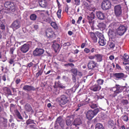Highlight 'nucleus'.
Here are the masks:
<instances>
[{"mask_svg": "<svg viewBox=\"0 0 129 129\" xmlns=\"http://www.w3.org/2000/svg\"><path fill=\"white\" fill-rule=\"evenodd\" d=\"M102 54H97V62H101L102 60Z\"/></svg>", "mask_w": 129, "mask_h": 129, "instance_id": "obj_27", "label": "nucleus"}, {"mask_svg": "<svg viewBox=\"0 0 129 129\" xmlns=\"http://www.w3.org/2000/svg\"><path fill=\"white\" fill-rule=\"evenodd\" d=\"M68 33L69 35L71 36L73 34V32L71 31H68Z\"/></svg>", "mask_w": 129, "mask_h": 129, "instance_id": "obj_59", "label": "nucleus"}, {"mask_svg": "<svg viewBox=\"0 0 129 129\" xmlns=\"http://www.w3.org/2000/svg\"><path fill=\"white\" fill-rule=\"evenodd\" d=\"M44 52L43 49L37 48L33 51V54L35 56H40Z\"/></svg>", "mask_w": 129, "mask_h": 129, "instance_id": "obj_12", "label": "nucleus"}, {"mask_svg": "<svg viewBox=\"0 0 129 129\" xmlns=\"http://www.w3.org/2000/svg\"><path fill=\"white\" fill-rule=\"evenodd\" d=\"M11 27L13 28L16 29L19 28L20 26V22L18 20H16L14 21L11 25Z\"/></svg>", "mask_w": 129, "mask_h": 129, "instance_id": "obj_13", "label": "nucleus"}, {"mask_svg": "<svg viewBox=\"0 0 129 129\" xmlns=\"http://www.w3.org/2000/svg\"><path fill=\"white\" fill-rule=\"evenodd\" d=\"M6 113L4 112H2L1 114V117L2 119V120H3V123L5 124V125L6 124L7 122V120L6 118H5L4 117L6 116Z\"/></svg>", "mask_w": 129, "mask_h": 129, "instance_id": "obj_16", "label": "nucleus"}, {"mask_svg": "<svg viewBox=\"0 0 129 129\" xmlns=\"http://www.w3.org/2000/svg\"><path fill=\"white\" fill-rule=\"evenodd\" d=\"M5 7L7 8V10H11L12 12H14L15 10V6L14 3L10 2H7L4 4Z\"/></svg>", "mask_w": 129, "mask_h": 129, "instance_id": "obj_3", "label": "nucleus"}, {"mask_svg": "<svg viewBox=\"0 0 129 129\" xmlns=\"http://www.w3.org/2000/svg\"><path fill=\"white\" fill-rule=\"evenodd\" d=\"M52 46L55 51L56 52L59 48V45L55 43L53 44Z\"/></svg>", "mask_w": 129, "mask_h": 129, "instance_id": "obj_22", "label": "nucleus"}, {"mask_svg": "<svg viewBox=\"0 0 129 129\" xmlns=\"http://www.w3.org/2000/svg\"><path fill=\"white\" fill-rule=\"evenodd\" d=\"M58 123L59 125L62 128H63L64 124V120L60 117L57 118L56 121L54 126L56 128H57L58 127Z\"/></svg>", "mask_w": 129, "mask_h": 129, "instance_id": "obj_7", "label": "nucleus"}, {"mask_svg": "<svg viewBox=\"0 0 129 129\" xmlns=\"http://www.w3.org/2000/svg\"><path fill=\"white\" fill-rule=\"evenodd\" d=\"M42 72L41 71H39L36 74V77H38L39 76L41 75L42 74Z\"/></svg>", "mask_w": 129, "mask_h": 129, "instance_id": "obj_44", "label": "nucleus"}, {"mask_svg": "<svg viewBox=\"0 0 129 129\" xmlns=\"http://www.w3.org/2000/svg\"><path fill=\"white\" fill-rule=\"evenodd\" d=\"M90 107L92 109L96 108L97 107L96 104L94 103L93 102L92 103L90 106Z\"/></svg>", "mask_w": 129, "mask_h": 129, "instance_id": "obj_43", "label": "nucleus"}, {"mask_svg": "<svg viewBox=\"0 0 129 129\" xmlns=\"http://www.w3.org/2000/svg\"><path fill=\"white\" fill-rule=\"evenodd\" d=\"M112 75L113 77L116 80L121 79L123 78L126 77L125 75L123 73H113Z\"/></svg>", "mask_w": 129, "mask_h": 129, "instance_id": "obj_9", "label": "nucleus"}, {"mask_svg": "<svg viewBox=\"0 0 129 129\" xmlns=\"http://www.w3.org/2000/svg\"><path fill=\"white\" fill-rule=\"evenodd\" d=\"M58 86L59 88L62 89H63L65 88L64 86L62 85L61 84H60V83H58Z\"/></svg>", "mask_w": 129, "mask_h": 129, "instance_id": "obj_47", "label": "nucleus"}, {"mask_svg": "<svg viewBox=\"0 0 129 129\" xmlns=\"http://www.w3.org/2000/svg\"><path fill=\"white\" fill-rule=\"evenodd\" d=\"M90 36L92 39L93 40V42L95 43L96 42H97V37L95 34L93 33H90Z\"/></svg>", "mask_w": 129, "mask_h": 129, "instance_id": "obj_23", "label": "nucleus"}, {"mask_svg": "<svg viewBox=\"0 0 129 129\" xmlns=\"http://www.w3.org/2000/svg\"><path fill=\"white\" fill-rule=\"evenodd\" d=\"M115 69L118 70H121L122 69L120 66L117 63L116 64Z\"/></svg>", "mask_w": 129, "mask_h": 129, "instance_id": "obj_46", "label": "nucleus"}, {"mask_svg": "<svg viewBox=\"0 0 129 129\" xmlns=\"http://www.w3.org/2000/svg\"><path fill=\"white\" fill-rule=\"evenodd\" d=\"M70 71H71V72L73 73L75 75H77V70L76 69H72Z\"/></svg>", "mask_w": 129, "mask_h": 129, "instance_id": "obj_31", "label": "nucleus"}, {"mask_svg": "<svg viewBox=\"0 0 129 129\" xmlns=\"http://www.w3.org/2000/svg\"><path fill=\"white\" fill-rule=\"evenodd\" d=\"M121 129H126V127L124 125H122L121 126Z\"/></svg>", "mask_w": 129, "mask_h": 129, "instance_id": "obj_58", "label": "nucleus"}, {"mask_svg": "<svg viewBox=\"0 0 129 129\" xmlns=\"http://www.w3.org/2000/svg\"><path fill=\"white\" fill-rule=\"evenodd\" d=\"M84 52L86 53H88L90 51L87 48H85L84 49Z\"/></svg>", "mask_w": 129, "mask_h": 129, "instance_id": "obj_49", "label": "nucleus"}, {"mask_svg": "<svg viewBox=\"0 0 129 129\" xmlns=\"http://www.w3.org/2000/svg\"><path fill=\"white\" fill-rule=\"evenodd\" d=\"M104 82L103 80L100 79L97 80V83L98 85H102Z\"/></svg>", "mask_w": 129, "mask_h": 129, "instance_id": "obj_41", "label": "nucleus"}, {"mask_svg": "<svg viewBox=\"0 0 129 129\" xmlns=\"http://www.w3.org/2000/svg\"><path fill=\"white\" fill-rule=\"evenodd\" d=\"M61 10L60 9H59L57 13V16L59 18H60L61 17Z\"/></svg>", "mask_w": 129, "mask_h": 129, "instance_id": "obj_38", "label": "nucleus"}, {"mask_svg": "<svg viewBox=\"0 0 129 129\" xmlns=\"http://www.w3.org/2000/svg\"><path fill=\"white\" fill-rule=\"evenodd\" d=\"M121 57L122 58H121L125 62H129V56L127 55L126 54H124L123 56H122Z\"/></svg>", "mask_w": 129, "mask_h": 129, "instance_id": "obj_21", "label": "nucleus"}, {"mask_svg": "<svg viewBox=\"0 0 129 129\" xmlns=\"http://www.w3.org/2000/svg\"><path fill=\"white\" fill-rule=\"evenodd\" d=\"M74 4L76 6H79L80 4V0H74Z\"/></svg>", "mask_w": 129, "mask_h": 129, "instance_id": "obj_36", "label": "nucleus"}, {"mask_svg": "<svg viewBox=\"0 0 129 129\" xmlns=\"http://www.w3.org/2000/svg\"><path fill=\"white\" fill-rule=\"evenodd\" d=\"M108 45L111 48L113 49L115 47V44L114 42H112L109 43Z\"/></svg>", "mask_w": 129, "mask_h": 129, "instance_id": "obj_29", "label": "nucleus"}, {"mask_svg": "<svg viewBox=\"0 0 129 129\" xmlns=\"http://www.w3.org/2000/svg\"><path fill=\"white\" fill-rule=\"evenodd\" d=\"M46 33L47 37L49 38H51L52 36L53 33L51 29L49 28L46 30Z\"/></svg>", "mask_w": 129, "mask_h": 129, "instance_id": "obj_15", "label": "nucleus"}, {"mask_svg": "<svg viewBox=\"0 0 129 129\" xmlns=\"http://www.w3.org/2000/svg\"><path fill=\"white\" fill-rule=\"evenodd\" d=\"M94 56L93 55H90L88 56V58L90 59H92L94 58Z\"/></svg>", "mask_w": 129, "mask_h": 129, "instance_id": "obj_55", "label": "nucleus"}, {"mask_svg": "<svg viewBox=\"0 0 129 129\" xmlns=\"http://www.w3.org/2000/svg\"><path fill=\"white\" fill-rule=\"evenodd\" d=\"M23 89L26 91H29L31 90H34L35 89L32 86L25 85L23 87Z\"/></svg>", "mask_w": 129, "mask_h": 129, "instance_id": "obj_14", "label": "nucleus"}, {"mask_svg": "<svg viewBox=\"0 0 129 129\" xmlns=\"http://www.w3.org/2000/svg\"><path fill=\"white\" fill-rule=\"evenodd\" d=\"M57 100L60 104L62 105L65 104L68 101V97L64 95H61L58 98Z\"/></svg>", "mask_w": 129, "mask_h": 129, "instance_id": "obj_8", "label": "nucleus"}, {"mask_svg": "<svg viewBox=\"0 0 129 129\" xmlns=\"http://www.w3.org/2000/svg\"><path fill=\"white\" fill-rule=\"evenodd\" d=\"M33 64L31 62L28 63L27 66V67H28L29 68H30L32 65Z\"/></svg>", "mask_w": 129, "mask_h": 129, "instance_id": "obj_56", "label": "nucleus"}, {"mask_svg": "<svg viewBox=\"0 0 129 129\" xmlns=\"http://www.w3.org/2000/svg\"><path fill=\"white\" fill-rule=\"evenodd\" d=\"M71 118L68 116L66 119V123L67 125L68 126L70 125L71 123Z\"/></svg>", "mask_w": 129, "mask_h": 129, "instance_id": "obj_26", "label": "nucleus"}, {"mask_svg": "<svg viewBox=\"0 0 129 129\" xmlns=\"http://www.w3.org/2000/svg\"><path fill=\"white\" fill-rule=\"evenodd\" d=\"M104 26V23H99L98 25V26L99 28L102 27Z\"/></svg>", "mask_w": 129, "mask_h": 129, "instance_id": "obj_48", "label": "nucleus"}, {"mask_svg": "<svg viewBox=\"0 0 129 129\" xmlns=\"http://www.w3.org/2000/svg\"><path fill=\"white\" fill-rule=\"evenodd\" d=\"M14 50L12 48H11L10 51V53L12 54H13V53Z\"/></svg>", "mask_w": 129, "mask_h": 129, "instance_id": "obj_63", "label": "nucleus"}, {"mask_svg": "<svg viewBox=\"0 0 129 129\" xmlns=\"http://www.w3.org/2000/svg\"><path fill=\"white\" fill-rule=\"evenodd\" d=\"M111 4V2L108 0H104L101 5V8L104 10H107L110 8Z\"/></svg>", "mask_w": 129, "mask_h": 129, "instance_id": "obj_2", "label": "nucleus"}, {"mask_svg": "<svg viewBox=\"0 0 129 129\" xmlns=\"http://www.w3.org/2000/svg\"><path fill=\"white\" fill-rule=\"evenodd\" d=\"M115 34V32L114 31H112V30H110L109 31L108 33V34L110 37H111V38L113 37Z\"/></svg>", "mask_w": 129, "mask_h": 129, "instance_id": "obj_28", "label": "nucleus"}, {"mask_svg": "<svg viewBox=\"0 0 129 129\" xmlns=\"http://www.w3.org/2000/svg\"><path fill=\"white\" fill-rule=\"evenodd\" d=\"M97 129H104V128L102 124L99 123L97 124Z\"/></svg>", "mask_w": 129, "mask_h": 129, "instance_id": "obj_35", "label": "nucleus"}, {"mask_svg": "<svg viewBox=\"0 0 129 129\" xmlns=\"http://www.w3.org/2000/svg\"><path fill=\"white\" fill-rule=\"evenodd\" d=\"M124 87L121 86L119 85H116L115 87L112 88L110 90L113 92V96H115L117 95V94L122 92L123 90Z\"/></svg>", "mask_w": 129, "mask_h": 129, "instance_id": "obj_1", "label": "nucleus"}, {"mask_svg": "<svg viewBox=\"0 0 129 129\" xmlns=\"http://www.w3.org/2000/svg\"><path fill=\"white\" fill-rule=\"evenodd\" d=\"M127 28L123 25L119 26L117 29V31L118 34L120 35H122L126 31Z\"/></svg>", "mask_w": 129, "mask_h": 129, "instance_id": "obj_11", "label": "nucleus"}, {"mask_svg": "<svg viewBox=\"0 0 129 129\" xmlns=\"http://www.w3.org/2000/svg\"><path fill=\"white\" fill-rule=\"evenodd\" d=\"M82 17L81 16L79 17L77 22V23L78 24H80V22L82 19Z\"/></svg>", "mask_w": 129, "mask_h": 129, "instance_id": "obj_45", "label": "nucleus"}, {"mask_svg": "<svg viewBox=\"0 0 129 129\" xmlns=\"http://www.w3.org/2000/svg\"><path fill=\"white\" fill-rule=\"evenodd\" d=\"M122 119L124 121H128V117L127 116L125 115L122 117Z\"/></svg>", "mask_w": 129, "mask_h": 129, "instance_id": "obj_33", "label": "nucleus"}, {"mask_svg": "<svg viewBox=\"0 0 129 129\" xmlns=\"http://www.w3.org/2000/svg\"><path fill=\"white\" fill-rule=\"evenodd\" d=\"M51 26L54 29H57L58 27L56 23L54 22H52L51 23Z\"/></svg>", "mask_w": 129, "mask_h": 129, "instance_id": "obj_32", "label": "nucleus"}, {"mask_svg": "<svg viewBox=\"0 0 129 129\" xmlns=\"http://www.w3.org/2000/svg\"><path fill=\"white\" fill-rule=\"evenodd\" d=\"M68 64L69 66H70L72 68H73L74 66V65L72 63H69Z\"/></svg>", "mask_w": 129, "mask_h": 129, "instance_id": "obj_50", "label": "nucleus"}, {"mask_svg": "<svg viewBox=\"0 0 129 129\" xmlns=\"http://www.w3.org/2000/svg\"><path fill=\"white\" fill-rule=\"evenodd\" d=\"M3 89L4 92L6 94L9 95H11V92L9 88L5 87L3 88Z\"/></svg>", "mask_w": 129, "mask_h": 129, "instance_id": "obj_20", "label": "nucleus"}, {"mask_svg": "<svg viewBox=\"0 0 129 129\" xmlns=\"http://www.w3.org/2000/svg\"><path fill=\"white\" fill-rule=\"evenodd\" d=\"M95 66L94 62L93 61H90L88 64V66L89 68L92 69L94 68Z\"/></svg>", "mask_w": 129, "mask_h": 129, "instance_id": "obj_19", "label": "nucleus"}, {"mask_svg": "<svg viewBox=\"0 0 129 129\" xmlns=\"http://www.w3.org/2000/svg\"><path fill=\"white\" fill-rule=\"evenodd\" d=\"M97 17L99 19L103 20L105 18V16L102 12H97Z\"/></svg>", "mask_w": 129, "mask_h": 129, "instance_id": "obj_17", "label": "nucleus"}, {"mask_svg": "<svg viewBox=\"0 0 129 129\" xmlns=\"http://www.w3.org/2000/svg\"><path fill=\"white\" fill-rule=\"evenodd\" d=\"M0 28L3 30H4L5 29V26L3 24V22L0 20Z\"/></svg>", "mask_w": 129, "mask_h": 129, "instance_id": "obj_37", "label": "nucleus"}, {"mask_svg": "<svg viewBox=\"0 0 129 129\" xmlns=\"http://www.w3.org/2000/svg\"><path fill=\"white\" fill-rule=\"evenodd\" d=\"M37 17V16L35 14H33L31 15L30 16V18L31 20L34 21L36 20Z\"/></svg>", "mask_w": 129, "mask_h": 129, "instance_id": "obj_30", "label": "nucleus"}, {"mask_svg": "<svg viewBox=\"0 0 129 129\" xmlns=\"http://www.w3.org/2000/svg\"><path fill=\"white\" fill-rule=\"evenodd\" d=\"M14 60L12 59H10L9 60V63L11 64H12L14 62Z\"/></svg>", "mask_w": 129, "mask_h": 129, "instance_id": "obj_51", "label": "nucleus"}, {"mask_svg": "<svg viewBox=\"0 0 129 129\" xmlns=\"http://www.w3.org/2000/svg\"><path fill=\"white\" fill-rule=\"evenodd\" d=\"M25 109L28 112H30L32 110V107L29 104L26 105L24 107Z\"/></svg>", "mask_w": 129, "mask_h": 129, "instance_id": "obj_24", "label": "nucleus"}, {"mask_svg": "<svg viewBox=\"0 0 129 129\" xmlns=\"http://www.w3.org/2000/svg\"><path fill=\"white\" fill-rule=\"evenodd\" d=\"M72 78L73 81L74 82H76V78L75 77V76L73 75H72Z\"/></svg>", "mask_w": 129, "mask_h": 129, "instance_id": "obj_53", "label": "nucleus"}, {"mask_svg": "<svg viewBox=\"0 0 129 129\" xmlns=\"http://www.w3.org/2000/svg\"><path fill=\"white\" fill-rule=\"evenodd\" d=\"M68 10H69V8L68 7V6H66V10L65 11H66L68 13Z\"/></svg>", "mask_w": 129, "mask_h": 129, "instance_id": "obj_61", "label": "nucleus"}, {"mask_svg": "<svg viewBox=\"0 0 129 129\" xmlns=\"http://www.w3.org/2000/svg\"><path fill=\"white\" fill-rule=\"evenodd\" d=\"M114 121H113L112 120H110L108 122V123L109 125H110L111 127H112V126H113L114 125Z\"/></svg>", "mask_w": 129, "mask_h": 129, "instance_id": "obj_40", "label": "nucleus"}, {"mask_svg": "<svg viewBox=\"0 0 129 129\" xmlns=\"http://www.w3.org/2000/svg\"><path fill=\"white\" fill-rule=\"evenodd\" d=\"M81 123V121L80 118H78L74 121L73 124L75 125H79Z\"/></svg>", "mask_w": 129, "mask_h": 129, "instance_id": "obj_18", "label": "nucleus"}, {"mask_svg": "<svg viewBox=\"0 0 129 129\" xmlns=\"http://www.w3.org/2000/svg\"><path fill=\"white\" fill-rule=\"evenodd\" d=\"M125 69L127 71H129V66H126L125 67Z\"/></svg>", "mask_w": 129, "mask_h": 129, "instance_id": "obj_62", "label": "nucleus"}, {"mask_svg": "<svg viewBox=\"0 0 129 129\" xmlns=\"http://www.w3.org/2000/svg\"><path fill=\"white\" fill-rule=\"evenodd\" d=\"M34 28L36 29H38V25H34Z\"/></svg>", "mask_w": 129, "mask_h": 129, "instance_id": "obj_64", "label": "nucleus"}, {"mask_svg": "<svg viewBox=\"0 0 129 129\" xmlns=\"http://www.w3.org/2000/svg\"><path fill=\"white\" fill-rule=\"evenodd\" d=\"M96 109H95L94 111L91 110L88 111L87 112L86 116L87 118L89 120H91L96 114Z\"/></svg>", "mask_w": 129, "mask_h": 129, "instance_id": "obj_10", "label": "nucleus"}, {"mask_svg": "<svg viewBox=\"0 0 129 129\" xmlns=\"http://www.w3.org/2000/svg\"><path fill=\"white\" fill-rule=\"evenodd\" d=\"M16 114L18 118L20 119L21 121H24L20 113L18 111H16Z\"/></svg>", "mask_w": 129, "mask_h": 129, "instance_id": "obj_25", "label": "nucleus"}, {"mask_svg": "<svg viewBox=\"0 0 129 129\" xmlns=\"http://www.w3.org/2000/svg\"><path fill=\"white\" fill-rule=\"evenodd\" d=\"M40 5L42 7L44 8L46 7V5L44 2L41 1L39 2Z\"/></svg>", "mask_w": 129, "mask_h": 129, "instance_id": "obj_39", "label": "nucleus"}, {"mask_svg": "<svg viewBox=\"0 0 129 129\" xmlns=\"http://www.w3.org/2000/svg\"><path fill=\"white\" fill-rule=\"evenodd\" d=\"M34 123V121L33 120H31L30 119H28L26 122V123L27 125Z\"/></svg>", "mask_w": 129, "mask_h": 129, "instance_id": "obj_42", "label": "nucleus"}, {"mask_svg": "<svg viewBox=\"0 0 129 129\" xmlns=\"http://www.w3.org/2000/svg\"><path fill=\"white\" fill-rule=\"evenodd\" d=\"M114 13L116 17H120L122 15V10L120 5H118L115 6Z\"/></svg>", "mask_w": 129, "mask_h": 129, "instance_id": "obj_4", "label": "nucleus"}, {"mask_svg": "<svg viewBox=\"0 0 129 129\" xmlns=\"http://www.w3.org/2000/svg\"><path fill=\"white\" fill-rule=\"evenodd\" d=\"M121 103H122L123 105H126L128 104V101L127 100H122L121 102Z\"/></svg>", "mask_w": 129, "mask_h": 129, "instance_id": "obj_34", "label": "nucleus"}, {"mask_svg": "<svg viewBox=\"0 0 129 129\" xmlns=\"http://www.w3.org/2000/svg\"><path fill=\"white\" fill-rule=\"evenodd\" d=\"M109 58L111 60H112L113 59H114V55H111L110 56Z\"/></svg>", "mask_w": 129, "mask_h": 129, "instance_id": "obj_54", "label": "nucleus"}, {"mask_svg": "<svg viewBox=\"0 0 129 129\" xmlns=\"http://www.w3.org/2000/svg\"><path fill=\"white\" fill-rule=\"evenodd\" d=\"M31 43L29 42L24 44L20 47V50L23 53H26L29 50V47L31 46Z\"/></svg>", "mask_w": 129, "mask_h": 129, "instance_id": "obj_5", "label": "nucleus"}, {"mask_svg": "<svg viewBox=\"0 0 129 129\" xmlns=\"http://www.w3.org/2000/svg\"><path fill=\"white\" fill-rule=\"evenodd\" d=\"M99 32L97 31V36L99 38L98 43L99 45L104 46L106 44V41L105 40L104 36L102 34L98 33Z\"/></svg>", "mask_w": 129, "mask_h": 129, "instance_id": "obj_6", "label": "nucleus"}, {"mask_svg": "<svg viewBox=\"0 0 129 129\" xmlns=\"http://www.w3.org/2000/svg\"><path fill=\"white\" fill-rule=\"evenodd\" d=\"M20 79H17L16 81V83L17 84H18L20 82Z\"/></svg>", "mask_w": 129, "mask_h": 129, "instance_id": "obj_52", "label": "nucleus"}, {"mask_svg": "<svg viewBox=\"0 0 129 129\" xmlns=\"http://www.w3.org/2000/svg\"><path fill=\"white\" fill-rule=\"evenodd\" d=\"M85 44L84 43H83L81 46V48H84L85 46Z\"/></svg>", "mask_w": 129, "mask_h": 129, "instance_id": "obj_60", "label": "nucleus"}, {"mask_svg": "<svg viewBox=\"0 0 129 129\" xmlns=\"http://www.w3.org/2000/svg\"><path fill=\"white\" fill-rule=\"evenodd\" d=\"M70 62H75V61L72 59H70L68 60Z\"/></svg>", "mask_w": 129, "mask_h": 129, "instance_id": "obj_57", "label": "nucleus"}]
</instances>
